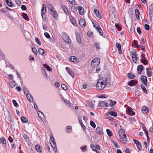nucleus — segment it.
Segmentation results:
<instances>
[{
  "label": "nucleus",
  "mask_w": 153,
  "mask_h": 153,
  "mask_svg": "<svg viewBox=\"0 0 153 153\" xmlns=\"http://www.w3.org/2000/svg\"><path fill=\"white\" fill-rule=\"evenodd\" d=\"M128 109V112L129 114L131 116L135 114V112L132 111V108L128 107L127 108Z\"/></svg>",
  "instance_id": "19"
},
{
  "label": "nucleus",
  "mask_w": 153,
  "mask_h": 153,
  "mask_svg": "<svg viewBox=\"0 0 153 153\" xmlns=\"http://www.w3.org/2000/svg\"><path fill=\"white\" fill-rule=\"evenodd\" d=\"M32 49L33 53L36 55H37V51L36 48H32Z\"/></svg>",
  "instance_id": "57"
},
{
  "label": "nucleus",
  "mask_w": 153,
  "mask_h": 153,
  "mask_svg": "<svg viewBox=\"0 0 153 153\" xmlns=\"http://www.w3.org/2000/svg\"><path fill=\"white\" fill-rule=\"evenodd\" d=\"M141 87L142 89V90H143V91L146 94H147V91L146 90L144 86L142 84L141 85Z\"/></svg>",
  "instance_id": "42"
},
{
  "label": "nucleus",
  "mask_w": 153,
  "mask_h": 153,
  "mask_svg": "<svg viewBox=\"0 0 153 153\" xmlns=\"http://www.w3.org/2000/svg\"><path fill=\"white\" fill-rule=\"evenodd\" d=\"M44 35L47 38L49 39H50L51 38V37L50 36V35L49 34L47 33V32H45L44 33Z\"/></svg>",
  "instance_id": "52"
},
{
  "label": "nucleus",
  "mask_w": 153,
  "mask_h": 153,
  "mask_svg": "<svg viewBox=\"0 0 153 153\" xmlns=\"http://www.w3.org/2000/svg\"><path fill=\"white\" fill-rule=\"evenodd\" d=\"M100 63L99 62H91V65L93 68H95L97 67L99 64Z\"/></svg>",
  "instance_id": "28"
},
{
  "label": "nucleus",
  "mask_w": 153,
  "mask_h": 153,
  "mask_svg": "<svg viewBox=\"0 0 153 153\" xmlns=\"http://www.w3.org/2000/svg\"><path fill=\"white\" fill-rule=\"evenodd\" d=\"M35 149H36V151L40 153L42 152V150L41 149V147L39 145H37L35 146Z\"/></svg>",
  "instance_id": "24"
},
{
  "label": "nucleus",
  "mask_w": 153,
  "mask_h": 153,
  "mask_svg": "<svg viewBox=\"0 0 153 153\" xmlns=\"http://www.w3.org/2000/svg\"><path fill=\"white\" fill-rule=\"evenodd\" d=\"M95 132L97 134H99L100 135L103 134V133L102 129H100V127H97L96 129Z\"/></svg>",
  "instance_id": "15"
},
{
  "label": "nucleus",
  "mask_w": 153,
  "mask_h": 153,
  "mask_svg": "<svg viewBox=\"0 0 153 153\" xmlns=\"http://www.w3.org/2000/svg\"><path fill=\"white\" fill-rule=\"evenodd\" d=\"M6 2L7 4L9 7H11L13 6V3L11 0H6Z\"/></svg>",
  "instance_id": "31"
},
{
  "label": "nucleus",
  "mask_w": 153,
  "mask_h": 153,
  "mask_svg": "<svg viewBox=\"0 0 153 153\" xmlns=\"http://www.w3.org/2000/svg\"><path fill=\"white\" fill-rule=\"evenodd\" d=\"M46 69L50 71H51L52 70V69L48 65H46Z\"/></svg>",
  "instance_id": "53"
},
{
  "label": "nucleus",
  "mask_w": 153,
  "mask_h": 153,
  "mask_svg": "<svg viewBox=\"0 0 153 153\" xmlns=\"http://www.w3.org/2000/svg\"><path fill=\"white\" fill-rule=\"evenodd\" d=\"M100 59L98 58H96L93 59L91 62H98L99 63H100Z\"/></svg>",
  "instance_id": "50"
},
{
  "label": "nucleus",
  "mask_w": 153,
  "mask_h": 153,
  "mask_svg": "<svg viewBox=\"0 0 153 153\" xmlns=\"http://www.w3.org/2000/svg\"><path fill=\"white\" fill-rule=\"evenodd\" d=\"M128 77L130 79H133L134 78V76L131 73H128L127 74Z\"/></svg>",
  "instance_id": "40"
},
{
  "label": "nucleus",
  "mask_w": 153,
  "mask_h": 153,
  "mask_svg": "<svg viewBox=\"0 0 153 153\" xmlns=\"http://www.w3.org/2000/svg\"><path fill=\"white\" fill-rule=\"evenodd\" d=\"M39 53L41 54H43L44 53V51L42 49V48H39L38 49Z\"/></svg>",
  "instance_id": "41"
},
{
  "label": "nucleus",
  "mask_w": 153,
  "mask_h": 153,
  "mask_svg": "<svg viewBox=\"0 0 153 153\" xmlns=\"http://www.w3.org/2000/svg\"><path fill=\"white\" fill-rule=\"evenodd\" d=\"M94 26L97 29V30L100 28V26L97 23H93Z\"/></svg>",
  "instance_id": "45"
},
{
  "label": "nucleus",
  "mask_w": 153,
  "mask_h": 153,
  "mask_svg": "<svg viewBox=\"0 0 153 153\" xmlns=\"http://www.w3.org/2000/svg\"><path fill=\"white\" fill-rule=\"evenodd\" d=\"M71 9L72 11L74 12L77 11V7H75L74 6H72L71 7Z\"/></svg>",
  "instance_id": "43"
},
{
  "label": "nucleus",
  "mask_w": 153,
  "mask_h": 153,
  "mask_svg": "<svg viewBox=\"0 0 153 153\" xmlns=\"http://www.w3.org/2000/svg\"><path fill=\"white\" fill-rule=\"evenodd\" d=\"M62 8V10L67 15H69V13L68 10L67 9V7L66 5H61Z\"/></svg>",
  "instance_id": "13"
},
{
  "label": "nucleus",
  "mask_w": 153,
  "mask_h": 153,
  "mask_svg": "<svg viewBox=\"0 0 153 153\" xmlns=\"http://www.w3.org/2000/svg\"><path fill=\"white\" fill-rule=\"evenodd\" d=\"M98 105L99 106L101 107H104V106L108 107V103L103 101L99 102Z\"/></svg>",
  "instance_id": "9"
},
{
  "label": "nucleus",
  "mask_w": 153,
  "mask_h": 153,
  "mask_svg": "<svg viewBox=\"0 0 153 153\" xmlns=\"http://www.w3.org/2000/svg\"><path fill=\"white\" fill-rule=\"evenodd\" d=\"M143 68V67L142 65H140L138 66L137 67L138 73L140 74H141Z\"/></svg>",
  "instance_id": "16"
},
{
  "label": "nucleus",
  "mask_w": 153,
  "mask_h": 153,
  "mask_svg": "<svg viewBox=\"0 0 153 153\" xmlns=\"http://www.w3.org/2000/svg\"><path fill=\"white\" fill-rule=\"evenodd\" d=\"M106 132L108 135L109 136H112V133L111 131L109 129H106Z\"/></svg>",
  "instance_id": "37"
},
{
  "label": "nucleus",
  "mask_w": 153,
  "mask_h": 153,
  "mask_svg": "<svg viewBox=\"0 0 153 153\" xmlns=\"http://www.w3.org/2000/svg\"><path fill=\"white\" fill-rule=\"evenodd\" d=\"M135 14L136 16V19H140V13L139 10L138 9H136L135 10Z\"/></svg>",
  "instance_id": "26"
},
{
  "label": "nucleus",
  "mask_w": 153,
  "mask_h": 153,
  "mask_svg": "<svg viewBox=\"0 0 153 153\" xmlns=\"http://www.w3.org/2000/svg\"><path fill=\"white\" fill-rule=\"evenodd\" d=\"M69 60L71 62H77L78 59L75 56H71L69 58Z\"/></svg>",
  "instance_id": "20"
},
{
  "label": "nucleus",
  "mask_w": 153,
  "mask_h": 153,
  "mask_svg": "<svg viewBox=\"0 0 153 153\" xmlns=\"http://www.w3.org/2000/svg\"><path fill=\"white\" fill-rule=\"evenodd\" d=\"M38 115L39 116V117L41 118V115H43V113L41 112V111H38Z\"/></svg>",
  "instance_id": "63"
},
{
  "label": "nucleus",
  "mask_w": 153,
  "mask_h": 153,
  "mask_svg": "<svg viewBox=\"0 0 153 153\" xmlns=\"http://www.w3.org/2000/svg\"><path fill=\"white\" fill-rule=\"evenodd\" d=\"M62 38L63 40L66 42L68 43H71V40L70 39L68 35L65 33H64L62 36Z\"/></svg>",
  "instance_id": "4"
},
{
  "label": "nucleus",
  "mask_w": 153,
  "mask_h": 153,
  "mask_svg": "<svg viewBox=\"0 0 153 153\" xmlns=\"http://www.w3.org/2000/svg\"><path fill=\"white\" fill-rule=\"evenodd\" d=\"M147 75L148 77H151L152 75V72L151 68H146Z\"/></svg>",
  "instance_id": "12"
},
{
  "label": "nucleus",
  "mask_w": 153,
  "mask_h": 153,
  "mask_svg": "<svg viewBox=\"0 0 153 153\" xmlns=\"http://www.w3.org/2000/svg\"><path fill=\"white\" fill-rule=\"evenodd\" d=\"M50 142L53 151L55 152H56L57 150L56 143L55 141L54 137L52 136L51 137L50 140Z\"/></svg>",
  "instance_id": "3"
},
{
  "label": "nucleus",
  "mask_w": 153,
  "mask_h": 153,
  "mask_svg": "<svg viewBox=\"0 0 153 153\" xmlns=\"http://www.w3.org/2000/svg\"><path fill=\"white\" fill-rule=\"evenodd\" d=\"M55 86L56 87H58L60 86L59 83L58 82H56L54 84Z\"/></svg>",
  "instance_id": "64"
},
{
  "label": "nucleus",
  "mask_w": 153,
  "mask_h": 153,
  "mask_svg": "<svg viewBox=\"0 0 153 153\" xmlns=\"http://www.w3.org/2000/svg\"><path fill=\"white\" fill-rule=\"evenodd\" d=\"M70 21H71V23L73 24V25L74 26H76V23L75 21L73 19V18H72V19H70Z\"/></svg>",
  "instance_id": "44"
},
{
  "label": "nucleus",
  "mask_w": 153,
  "mask_h": 153,
  "mask_svg": "<svg viewBox=\"0 0 153 153\" xmlns=\"http://www.w3.org/2000/svg\"><path fill=\"white\" fill-rule=\"evenodd\" d=\"M9 85L10 87L13 88L16 85V84L14 81L10 82H9Z\"/></svg>",
  "instance_id": "29"
},
{
  "label": "nucleus",
  "mask_w": 153,
  "mask_h": 153,
  "mask_svg": "<svg viewBox=\"0 0 153 153\" xmlns=\"http://www.w3.org/2000/svg\"><path fill=\"white\" fill-rule=\"evenodd\" d=\"M142 111L143 113H146L149 112V109L146 107H144L142 108Z\"/></svg>",
  "instance_id": "25"
},
{
  "label": "nucleus",
  "mask_w": 153,
  "mask_h": 153,
  "mask_svg": "<svg viewBox=\"0 0 153 153\" xmlns=\"http://www.w3.org/2000/svg\"><path fill=\"white\" fill-rule=\"evenodd\" d=\"M94 11L95 14H96L98 18H99L100 19L102 18V17L100 14V13L99 11L97 9H95L94 10Z\"/></svg>",
  "instance_id": "18"
},
{
  "label": "nucleus",
  "mask_w": 153,
  "mask_h": 153,
  "mask_svg": "<svg viewBox=\"0 0 153 153\" xmlns=\"http://www.w3.org/2000/svg\"><path fill=\"white\" fill-rule=\"evenodd\" d=\"M68 1L72 5H74L76 4V2L74 0H68Z\"/></svg>",
  "instance_id": "51"
},
{
  "label": "nucleus",
  "mask_w": 153,
  "mask_h": 153,
  "mask_svg": "<svg viewBox=\"0 0 153 153\" xmlns=\"http://www.w3.org/2000/svg\"><path fill=\"white\" fill-rule=\"evenodd\" d=\"M0 142L3 144L6 145V140L4 137H2L0 138Z\"/></svg>",
  "instance_id": "27"
},
{
  "label": "nucleus",
  "mask_w": 153,
  "mask_h": 153,
  "mask_svg": "<svg viewBox=\"0 0 153 153\" xmlns=\"http://www.w3.org/2000/svg\"><path fill=\"white\" fill-rule=\"evenodd\" d=\"M109 114L114 117H116L117 116V113L112 111H110Z\"/></svg>",
  "instance_id": "36"
},
{
  "label": "nucleus",
  "mask_w": 153,
  "mask_h": 153,
  "mask_svg": "<svg viewBox=\"0 0 153 153\" xmlns=\"http://www.w3.org/2000/svg\"><path fill=\"white\" fill-rule=\"evenodd\" d=\"M76 39L77 42L79 43L81 42V37L80 34L77 32L76 33Z\"/></svg>",
  "instance_id": "17"
},
{
  "label": "nucleus",
  "mask_w": 153,
  "mask_h": 153,
  "mask_svg": "<svg viewBox=\"0 0 153 153\" xmlns=\"http://www.w3.org/2000/svg\"><path fill=\"white\" fill-rule=\"evenodd\" d=\"M17 5L19 6L21 4V2L20 0H16L15 1Z\"/></svg>",
  "instance_id": "62"
},
{
  "label": "nucleus",
  "mask_w": 153,
  "mask_h": 153,
  "mask_svg": "<svg viewBox=\"0 0 153 153\" xmlns=\"http://www.w3.org/2000/svg\"><path fill=\"white\" fill-rule=\"evenodd\" d=\"M137 55L136 54V51H133L132 53V61L136 63L138 59Z\"/></svg>",
  "instance_id": "5"
},
{
  "label": "nucleus",
  "mask_w": 153,
  "mask_h": 153,
  "mask_svg": "<svg viewBox=\"0 0 153 153\" xmlns=\"http://www.w3.org/2000/svg\"><path fill=\"white\" fill-rule=\"evenodd\" d=\"M107 82V79L105 77H102L101 79L97 80L96 87L99 90L103 89L106 86Z\"/></svg>",
  "instance_id": "1"
},
{
  "label": "nucleus",
  "mask_w": 153,
  "mask_h": 153,
  "mask_svg": "<svg viewBox=\"0 0 153 153\" xmlns=\"http://www.w3.org/2000/svg\"><path fill=\"white\" fill-rule=\"evenodd\" d=\"M79 13L80 15H82L84 14V9L81 6H78L77 7Z\"/></svg>",
  "instance_id": "11"
},
{
  "label": "nucleus",
  "mask_w": 153,
  "mask_h": 153,
  "mask_svg": "<svg viewBox=\"0 0 153 153\" xmlns=\"http://www.w3.org/2000/svg\"><path fill=\"white\" fill-rule=\"evenodd\" d=\"M78 119H79V123H80V125L82 127V128L83 129V130L84 131H85V129H86V127L83 124L82 121L81 120V118L80 119V117H78Z\"/></svg>",
  "instance_id": "23"
},
{
  "label": "nucleus",
  "mask_w": 153,
  "mask_h": 153,
  "mask_svg": "<svg viewBox=\"0 0 153 153\" xmlns=\"http://www.w3.org/2000/svg\"><path fill=\"white\" fill-rule=\"evenodd\" d=\"M133 141L134 143L136 144L138 149L139 150H141L142 149L141 144L138 140L135 139H133Z\"/></svg>",
  "instance_id": "7"
},
{
  "label": "nucleus",
  "mask_w": 153,
  "mask_h": 153,
  "mask_svg": "<svg viewBox=\"0 0 153 153\" xmlns=\"http://www.w3.org/2000/svg\"><path fill=\"white\" fill-rule=\"evenodd\" d=\"M62 88L64 90H66L67 89V87L64 84H62L61 85Z\"/></svg>",
  "instance_id": "58"
},
{
  "label": "nucleus",
  "mask_w": 153,
  "mask_h": 153,
  "mask_svg": "<svg viewBox=\"0 0 153 153\" xmlns=\"http://www.w3.org/2000/svg\"><path fill=\"white\" fill-rule=\"evenodd\" d=\"M116 102L115 101L113 102L112 100H111L110 103V106H113L115 105V104H116Z\"/></svg>",
  "instance_id": "54"
},
{
  "label": "nucleus",
  "mask_w": 153,
  "mask_h": 153,
  "mask_svg": "<svg viewBox=\"0 0 153 153\" xmlns=\"http://www.w3.org/2000/svg\"><path fill=\"white\" fill-rule=\"evenodd\" d=\"M79 23L80 26L82 27H84L85 26V22L82 19H81L80 20Z\"/></svg>",
  "instance_id": "14"
},
{
  "label": "nucleus",
  "mask_w": 153,
  "mask_h": 153,
  "mask_svg": "<svg viewBox=\"0 0 153 153\" xmlns=\"http://www.w3.org/2000/svg\"><path fill=\"white\" fill-rule=\"evenodd\" d=\"M90 124L91 126H92L93 128H94L96 127V125L92 121H91L90 122Z\"/></svg>",
  "instance_id": "46"
},
{
  "label": "nucleus",
  "mask_w": 153,
  "mask_h": 153,
  "mask_svg": "<svg viewBox=\"0 0 153 153\" xmlns=\"http://www.w3.org/2000/svg\"><path fill=\"white\" fill-rule=\"evenodd\" d=\"M47 7H48V9L50 11H52V10H53L54 9V7L52 5L50 4H47Z\"/></svg>",
  "instance_id": "35"
},
{
  "label": "nucleus",
  "mask_w": 153,
  "mask_h": 153,
  "mask_svg": "<svg viewBox=\"0 0 153 153\" xmlns=\"http://www.w3.org/2000/svg\"><path fill=\"white\" fill-rule=\"evenodd\" d=\"M23 17L27 21L29 20V19L27 14L25 13H23L22 14Z\"/></svg>",
  "instance_id": "39"
},
{
  "label": "nucleus",
  "mask_w": 153,
  "mask_h": 153,
  "mask_svg": "<svg viewBox=\"0 0 153 153\" xmlns=\"http://www.w3.org/2000/svg\"><path fill=\"white\" fill-rule=\"evenodd\" d=\"M144 27L145 29L147 30H149L150 29V27L149 25L147 24H145L144 25Z\"/></svg>",
  "instance_id": "59"
},
{
  "label": "nucleus",
  "mask_w": 153,
  "mask_h": 153,
  "mask_svg": "<svg viewBox=\"0 0 153 153\" xmlns=\"http://www.w3.org/2000/svg\"><path fill=\"white\" fill-rule=\"evenodd\" d=\"M51 14L56 19L58 17L57 13L55 10H52L50 12Z\"/></svg>",
  "instance_id": "21"
},
{
  "label": "nucleus",
  "mask_w": 153,
  "mask_h": 153,
  "mask_svg": "<svg viewBox=\"0 0 153 153\" xmlns=\"http://www.w3.org/2000/svg\"><path fill=\"white\" fill-rule=\"evenodd\" d=\"M26 95H27V98L28 99V100L30 102H31L32 100H33V98L32 97L31 95L29 94H27Z\"/></svg>",
  "instance_id": "32"
},
{
  "label": "nucleus",
  "mask_w": 153,
  "mask_h": 153,
  "mask_svg": "<svg viewBox=\"0 0 153 153\" xmlns=\"http://www.w3.org/2000/svg\"><path fill=\"white\" fill-rule=\"evenodd\" d=\"M46 5L43 4L42 5V8L41 10V12L43 13H45L46 12Z\"/></svg>",
  "instance_id": "30"
},
{
  "label": "nucleus",
  "mask_w": 153,
  "mask_h": 153,
  "mask_svg": "<svg viewBox=\"0 0 153 153\" xmlns=\"http://www.w3.org/2000/svg\"><path fill=\"white\" fill-rule=\"evenodd\" d=\"M118 133L120 140L123 144H126L128 142V140L124 129L123 128L120 129L118 131Z\"/></svg>",
  "instance_id": "2"
},
{
  "label": "nucleus",
  "mask_w": 153,
  "mask_h": 153,
  "mask_svg": "<svg viewBox=\"0 0 153 153\" xmlns=\"http://www.w3.org/2000/svg\"><path fill=\"white\" fill-rule=\"evenodd\" d=\"M153 12V4H151L149 6V16L151 18L153 16L152 12Z\"/></svg>",
  "instance_id": "8"
},
{
  "label": "nucleus",
  "mask_w": 153,
  "mask_h": 153,
  "mask_svg": "<svg viewBox=\"0 0 153 153\" xmlns=\"http://www.w3.org/2000/svg\"><path fill=\"white\" fill-rule=\"evenodd\" d=\"M64 101L66 104L68 105V106H70L71 105V103L70 101L65 99L64 100Z\"/></svg>",
  "instance_id": "55"
},
{
  "label": "nucleus",
  "mask_w": 153,
  "mask_h": 153,
  "mask_svg": "<svg viewBox=\"0 0 153 153\" xmlns=\"http://www.w3.org/2000/svg\"><path fill=\"white\" fill-rule=\"evenodd\" d=\"M135 84V81L134 80H131L128 83V85L130 86H132L133 85Z\"/></svg>",
  "instance_id": "33"
},
{
  "label": "nucleus",
  "mask_w": 153,
  "mask_h": 153,
  "mask_svg": "<svg viewBox=\"0 0 153 153\" xmlns=\"http://www.w3.org/2000/svg\"><path fill=\"white\" fill-rule=\"evenodd\" d=\"M23 90H24V93L26 95V94H28V93L29 92L28 91L27 89V88L26 87H24Z\"/></svg>",
  "instance_id": "48"
},
{
  "label": "nucleus",
  "mask_w": 153,
  "mask_h": 153,
  "mask_svg": "<svg viewBox=\"0 0 153 153\" xmlns=\"http://www.w3.org/2000/svg\"><path fill=\"white\" fill-rule=\"evenodd\" d=\"M141 60L143 62V63L145 65H146L148 64V62L147 60H146L145 57H142Z\"/></svg>",
  "instance_id": "38"
},
{
  "label": "nucleus",
  "mask_w": 153,
  "mask_h": 153,
  "mask_svg": "<svg viewBox=\"0 0 153 153\" xmlns=\"http://www.w3.org/2000/svg\"><path fill=\"white\" fill-rule=\"evenodd\" d=\"M21 120L22 122L25 123L27 122L28 121V120L26 118L24 117H21Z\"/></svg>",
  "instance_id": "34"
},
{
  "label": "nucleus",
  "mask_w": 153,
  "mask_h": 153,
  "mask_svg": "<svg viewBox=\"0 0 153 153\" xmlns=\"http://www.w3.org/2000/svg\"><path fill=\"white\" fill-rule=\"evenodd\" d=\"M22 135L25 141L27 142H29V137L27 135L24 133H23Z\"/></svg>",
  "instance_id": "22"
},
{
  "label": "nucleus",
  "mask_w": 153,
  "mask_h": 153,
  "mask_svg": "<svg viewBox=\"0 0 153 153\" xmlns=\"http://www.w3.org/2000/svg\"><path fill=\"white\" fill-rule=\"evenodd\" d=\"M14 105L16 107H19V104L15 100H13L12 101Z\"/></svg>",
  "instance_id": "49"
},
{
  "label": "nucleus",
  "mask_w": 153,
  "mask_h": 153,
  "mask_svg": "<svg viewBox=\"0 0 153 153\" xmlns=\"http://www.w3.org/2000/svg\"><path fill=\"white\" fill-rule=\"evenodd\" d=\"M137 33L139 34H140L141 33V29L140 27H137Z\"/></svg>",
  "instance_id": "60"
},
{
  "label": "nucleus",
  "mask_w": 153,
  "mask_h": 153,
  "mask_svg": "<svg viewBox=\"0 0 153 153\" xmlns=\"http://www.w3.org/2000/svg\"><path fill=\"white\" fill-rule=\"evenodd\" d=\"M65 69L68 74L73 78H74V74L72 69L68 67H66L65 68Z\"/></svg>",
  "instance_id": "6"
},
{
  "label": "nucleus",
  "mask_w": 153,
  "mask_h": 153,
  "mask_svg": "<svg viewBox=\"0 0 153 153\" xmlns=\"http://www.w3.org/2000/svg\"><path fill=\"white\" fill-rule=\"evenodd\" d=\"M140 79L143 83L146 85L147 84V81L146 76L142 75L141 76L140 78Z\"/></svg>",
  "instance_id": "10"
},
{
  "label": "nucleus",
  "mask_w": 153,
  "mask_h": 153,
  "mask_svg": "<svg viewBox=\"0 0 153 153\" xmlns=\"http://www.w3.org/2000/svg\"><path fill=\"white\" fill-rule=\"evenodd\" d=\"M45 149H47L49 153H51L50 149V148L48 144L47 143L45 144Z\"/></svg>",
  "instance_id": "47"
},
{
  "label": "nucleus",
  "mask_w": 153,
  "mask_h": 153,
  "mask_svg": "<svg viewBox=\"0 0 153 153\" xmlns=\"http://www.w3.org/2000/svg\"><path fill=\"white\" fill-rule=\"evenodd\" d=\"M35 40L37 44L40 45H41V42L39 39L37 38H36Z\"/></svg>",
  "instance_id": "56"
},
{
  "label": "nucleus",
  "mask_w": 153,
  "mask_h": 153,
  "mask_svg": "<svg viewBox=\"0 0 153 153\" xmlns=\"http://www.w3.org/2000/svg\"><path fill=\"white\" fill-rule=\"evenodd\" d=\"M97 31L99 32V33L101 35H103V32L101 28L98 30Z\"/></svg>",
  "instance_id": "61"
}]
</instances>
